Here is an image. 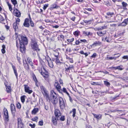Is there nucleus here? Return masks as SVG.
<instances>
[{"label": "nucleus", "mask_w": 128, "mask_h": 128, "mask_svg": "<svg viewBox=\"0 0 128 128\" xmlns=\"http://www.w3.org/2000/svg\"><path fill=\"white\" fill-rule=\"evenodd\" d=\"M18 42L20 44V48L21 50L24 51L25 49L24 45H26L28 44V40L26 38L23 36L19 35L18 38L16 39V46L18 47Z\"/></svg>", "instance_id": "1"}, {"label": "nucleus", "mask_w": 128, "mask_h": 128, "mask_svg": "<svg viewBox=\"0 0 128 128\" xmlns=\"http://www.w3.org/2000/svg\"><path fill=\"white\" fill-rule=\"evenodd\" d=\"M31 46L32 48L34 50L39 51L40 49L38 48V46L36 41L35 40H32L31 43Z\"/></svg>", "instance_id": "2"}, {"label": "nucleus", "mask_w": 128, "mask_h": 128, "mask_svg": "<svg viewBox=\"0 0 128 128\" xmlns=\"http://www.w3.org/2000/svg\"><path fill=\"white\" fill-rule=\"evenodd\" d=\"M51 92L52 94L51 95L52 98L51 102L53 104H56L58 103V99L56 97V94L53 90H51Z\"/></svg>", "instance_id": "3"}, {"label": "nucleus", "mask_w": 128, "mask_h": 128, "mask_svg": "<svg viewBox=\"0 0 128 128\" xmlns=\"http://www.w3.org/2000/svg\"><path fill=\"white\" fill-rule=\"evenodd\" d=\"M38 70L40 73L44 77L47 78L48 77V73L43 67L40 68Z\"/></svg>", "instance_id": "4"}, {"label": "nucleus", "mask_w": 128, "mask_h": 128, "mask_svg": "<svg viewBox=\"0 0 128 128\" xmlns=\"http://www.w3.org/2000/svg\"><path fill=\"white\" fill-rule=\"evenodd\" d=\"M40 88L41 92L44 95V96H46L47 99H49V97L48 94V92L46 90L45 88L42 86L41 85L40 86Z\"/></svg>", "instance_id": "5"}, {"label": "nucleus", "mask_w": 128, "mask_h": 128, "mask_svg": "<svg viewBox=\"0 0 128 128\" xmlns=\"http://www.w3.org/2000/svg\"><path fill=\"white\" fill-rule=\"evenodd\" d=\"M4 116L5 120L6 121H8V120L9 118L8 112L7 109L5 108H4Z\"/></svg>", "instance_id": "6"}, {"label": "nucleus", "mask_w": 128, "mask_h": 128, "mask_svg": "<svg viewBox=\"0 0 128 128\" xmlns=\"http://www.w3.org/2000/svg\"><path fill=\"white\" fill-rule=\"evenodd\" d=\"M54 86L58 91L60 93H61L62 91V90L61 89V87L57 81H56L55 82Z\"/></svg>", "instance_id": "7"}, {"label": "nucleus", "mask_w": 128, "mask_h": 128, "mask_svg": "<svg viewBox=\"0 0 128 128\" xmlns=\"http://www.w3.org/2000/svg\"><path fill=\"white\" fill-rule=\"evenodd\" d=\"M18 121V128H22L23 126V123L22 122V119L20 118H18L17 119Z\"/></svg>", "instance_id": "8"}, {"label": "nucleus", "mask_w": 128, "mask_h": 128, "mask_svg": "<svg viewBox=\"0 0 128 128\" xmlns=\"http://www.w3.org/2000/svg\"><path fill=\"white\" fill-rule=\"evenodd\" d=\"M59 99L60 106L61 108H63L65 105L64 100L62 98L60 97H59Z\"/></svg>", "instance_id": "9"}, {"label": "nucleus", "mask_w": 128, "mask_h": 128, "mask_svg": "<svg viewBox=\"0 0 128 128\" xmlns=\"http://www.w3.org/2000/svg\"><path fill=\"white\" fill-rule=\"evenodd\" d=\"M24 88L25 92L28 93V94H30L32 92V91L31 90H30V88L28 85L26 84L24 85Z\"/></svg>", "instance_id": "10"}, {"label": "nucleus", "mask_w": 128, "mask_h": 128, "mask_svg": "<svg viewBox=\"0 0 128 128\" xmlns=\"http://www.w3.org/2000/svg\"><path fill=\"white\" fill-rule=\"evenodd\" d=\"M54 114L56 117L57 118L59 117L61 115L60 111L58 109L55 110L54 111Z\"/></svg>", "instance_id": "11"}, {"label": "nucleus", "mask_w": 128, "mask_h": 128, "mask_svg": "<svg viewBox=\"0 0 128 128\" xmlns=\"http://www.w3.org/2000/svg\"><path fill=\"white\" fill-rule=\"evenodd\" d=\"M14 15L17 17H20V13L17 9H16L14 10Z\"/></svg>", "instance_id": "12"}, {"label": "nucleus", "mask_w": 128, "mask_h": 128, "mask_svg": "<svg viewBox=\"0 0 128 128\" xmlns=\"http://www.w3.org/2000/svg\"><path fill=\"white\" fill-rule=\"evenodd\" d=\"M114 14V13L113 12H108L106 13V16H105V17L106 18H110L112 17Z\"/></svg>", "instance_id": "13"}, {"label": "nucleus", "mask_w": 128, "mask_h": 128, "mask_svg": "<svg viewBox=\"0 0 128 128\" xmlns=\"http://www.w3.org/2000/svg\"><path fill=\"white\" fill-rule=\"evenodd\" d=\"M66 71H68V70H72L74 68V66L72 65H70L68 66L67 65H65Z\"/></svg>", "instance_id": "14"}, {"label": "nucleus", "mask_w": 128, "mask_h": 128, "mask_svg": "<svg viewBox=\"0 0 128 128\" xmlns=\"http://www.w3.org/2000/svg\"><path fill=\"white\" fill-rule=\"evenodd\" d=\"M29 20L28 18H26L25 20L24 23V26L26 27H28L29 26V24L28 23Z\"/></svg>", "instance_id": "15"}, {"label": "nucleus", "mask_w": 128, "mask_h": 128, "mask_svg": "<svg viewBox=\"0 0 128 128\" xmlns=\"http://www.w3.org/2000/svg\"><path fill=\"white\" fill-rule=\"evenodd\" d=\"M57 120L56 117L54 116L52 117V122L54 125H56L57 123Z\"/></svg>", "instance_id": "16"}, {"label": "nucleus", "mask_w": 128, "mask_h": 128, "mask_svg": "<svg viewBox=\"0 0 128 128\" xmlns=\"http://www.w3.org/2000/svg\"><path fill=\"white\" fill-rule=\"evenodd\" d=\"M101 44V42L100 41H96L92 45V46H95L98 45H100Z\"/></svg>", "instance_id": "17"}, {"label": "nucleus", "mask_w": 128, "mask_h": 128, "mask_svg": "<svg viewBox=\"0 0 128 128\" xmlns=\"http://www.w3.org/2000/svg\"><path fill=\"white\" fill-rule=\"evenodd\" d=\"M10 108L12 113L14 114L15 110V108L14 104H11L10 105Z\"/></svg>", "instance_id": "18"}, {"label": "nucleus", "mask_w": 128, "mask_h": 128, "mask_svg": "<svg viewBox=\"0 0 128 128\" xmlns=\"http://www.w3.org/2000/svg\"><path fill=\"white\" fill-rule=\"evenodd\" d=\"M106 31H104L103 32H97V33L98 35L100 36H104V35L106 34Z\"/></svg>", "instance_id": "19"}, {"label": "nucleus", "mask_w": 128, "mask_h": 128, "mask_svg": "<svg viewBox=\"0 0 128 128\" xmlns=\"http://www.w3.org/2000/svg\"><path fill=\"white\" fill-rule=\"evenodd\" d=\"M38 111V108H34L32 112V114H36Z\"/></svg>", "instance_id": "20"}, {"label": "nucleus", "mask_w": 128, "mask_h": 128, "mask_svg": "<svg viewBox=\"0 0 128 128\" xmlns=\"http://www.w3.org/2000/svg\"><path fill=\"white\" fill-rule=\"evenodd\" d=\"M128 21V18L126 20L124 21L122 23H121L120 25L122 26H126L127 24V22Z\"/></svg>", "instance_id": "21"}, {"label": "nucleus", "mask_w": 128, "mask_h": 128, "mask_svg": "<svg viewBox=\"0 0 128 128\" xmlns=\"http://www.w3.org/2000/svg\"><path fill=\"white\" fill-rule=\"evenodd\" d=\"M6 91L8 92H10L11 90V88L10 86L6 85Z\"/></svg>", "instance_id": "22"}, {"label": "nucleus", "mask_w": 128, "mask_h": 128, "mask_svg": "<svg viewBox=\"0 0 128 128\" xmlns=\"http://www.w3.org/2000/svg\"><path fill=\"white\" fill-rule=\"evenodd\" d=\"M12 68L13 69L14 73L16 77V78H18V74L16 71V67L15 66L12 65Z\"/></svg>", "instance_id": "23"}, {"label": "nucleus", "mask_w": 128, "mask_h": 128, "mask_svg": "<svg viewBox=\"0 0 128 128\" xmlns=\"http://www.w3.org/2000/svg\"><path fill=\"white\" fill-rule=\"evenodd\" d=\"M49 66L51 68H53L54 66V65L52 62L51 60H50L48 62Z\"/></svg>", "instance_id": "24"}, {"label": "nucleus", "mask_w": 128, "mask_h": 128, "mask_svg": "<svg viewBox=\"0 0 128 128\" xmlns=\"http://www.w3.org/2000/svg\"><path fill=\"white\" fill-rule=\"evenodd\" d=\"M80 33V32L78 30L76 31L73 33L76 36H78Z\"/></svg>", "instance_id": "25"}, {"label": "nucleus", "mask_w": 128, "mask_h": 128, "mask_svg": "<svg viewBox=\"0 0 128 128\" xmlns=\"http://www.w3.org/2000/svg\"><path fill=\"white\" fill-rule=\"evenodd\" d=\"M18 25L16 23L14 22L13 24V27L14 29L15 30H16L18 29Z\"/></svg>", "instance_id": "26"}, {"label": "nucleus", "mask_w": 128, "mask_h": 128, "mask_svg": "<svg viewBox=\"0 0 128 128\" xmlns=\"http://www.w3.org/2000/svg\"><path fill=\"white\" fill-rule=\"evenodd\" d=\"M2 49L1 50V52L2 54H4L5 52V48L6 47L5 46L3 45L2 46Z\"/></svg>", "instance_id": "27"}, {"label": "nucleus", "mask_w": 128, "mask_h": 128, "mask_svg": "<svg viewBox=\"0 0 128 128\" xmlns=\"http://www.w3.org/2000/svg\"><path fill=\"white\" fill-rule=\"evenodd\" d=\"M66 51L70 52L72 51V48L71 47H68L66 48Z\"/></svg>", "instance_id": "28"}, {"label": "nucleus", "mask_w": 128, "mask_h": 128, "mask_svg": "<svg viewBox=\"0 0 128 128\" xmlns=\"http://www.w3.org/2000/svg\"><path fill=\"white\" fill-rule=\"evenodd\" d=\"M72 112L73 113L72 116L73 117H74L75 116V114H76V109L75 108H73L72 109V111L70 112Z\"/></svg>", "instance_id": "29"}, {"label": "nucleus", "mask_w": 128, "mask_h": 128, "mask_svg": "<svg viewBox=\"0 0 128 128\" xmlns=\"http://www.w3.org/2000/svg\"><path fill=\"white\" fill-rule=\"evenodd\" d=\"M122 65L116 66V70H123V68H122Z\"/></svg>", "instance_id": "30"}, {"label": "nucleus", "mask_w": 128, "mask_h": 128, "mask_svg": "<svg viewBox=\"0 0 128 128\" xmlns=\"http://www.w3.org/2000/svg\"><path fill=\"white\" fill-rule=\"evenodd\" d=\"M27 61L31 66L32 65V62L30 58H28L27 59Z\"/></svg>", "instance_id": "31"}, {"label": "nucleus", "mask_w": 128, "mask_h": 128, "mask_svg": "<svg viewBox=\"0 0 128 128\" xmlns=\"http://www.w3.org/2000/svg\"><path fill=\"white\" fill-rule=\"evenodd\" d=\"M62 90L64 92L66 93L68 96L69 95V93L67 92L66 89L65 88H63Z\"/></svg>", "instance_id": "32"}, {"label": "nucleus", "mask_w": 128, "mask_h": 128, "mask_svg": "<svg viewBox=\"0 0 128 128\" xmlns=\"http://www.w3.org/2000/svg\"><path fill=\"white\" fill-rule=\"evenodd\" d=\"M104 84L106 85V86H110V83L106 81H104Z\"/></svg>", "instance_id": "33"}, {"label": "nucleus", "mask_w": 128, "mask_h": 128, "mask_svg": "<svg viewBox=\"0 0 128 128\" xmlns=\"http://www.w3.org/2000/svg\"><path fill=\"white\" fill-rule=\"evenodd\" d=\"M11 1L14 5L15 6L17 4V2L16 0H11Z\"/></svg>", "instance_id": "34"}, {"label": "nucleus", "mask_w": 128, "mask_h": 128, "mask_svg": "<svg viewBox=\"0 0 128 128\" xmlns=\"http://www.w3.org/2000/svg\"><path fill=\"white\" fill-rule=\"evenodd\" d=\"M7 3L8 6L9 10L10 11H11L12 10V8L11 5L10 4H9L8 2H7Z\"/></svg>", "instance_id": "35"}, {"label": "nucleus", "mask_w": 128, "mask_h": 128, "mask_svg": "<svg viewBox=\"0 0 128 128\" xmlns=\"http://www.w3.org/2000/svg\"><path fill=\"white\" fill-rule=\"evenodd\" d=\"M25 96H23L21 97V102L23 103H24L25 101Z\"/></svg>", "instance_id": "36"}, {"label": "nucleus", "mask_w": 128, "mask_h": 128, "mask_svg": "<svg viewBox=\"0 0 128 128\" xmlns=\"http://www.w3.org/2000/svg\"><path fill=\"white\" fill-rule=\"evenodd\" d=\"M74 40V38H72L71 39H68L67 40V41L69 42H73Z\"/></svg>", "instance_id": "37"}, {"label": "nucleus", "mask_w": 128, "mask_h": 128, "mask_svg": "<svg viewBox=\"0 0 128 128\" xmlns=\"http://www.w3.org/2000/svg\"><path fill=\"white\" fill-rule=\"evenodd\" d=\"M59 6H58L56 4H55L52 5V7L53 8H57Z\"/></svg>", "instance_id": "38"}, {"label": "nucleus", "mask_w": 128, "mask_h": 128, "mask_svg": "<svg viewBox=\"0 0 128 128\" xmlns=\"http://www.w3.org/2000/svg\"><path fill=\"white\" fill-rule=\"evenodd\" d=\"M29 16L30 17V24L31 25V26H34V24L33 22L31 20V18H30V15H29Z\"/></svg>", "instance_id": "39"}, {"label": "nucleus", "mask_w": 128, "mask_h": 128, "mask_svg": "<svg viewBox=\"0 0 128 128\" xmlns=\"http://www.w3.org/2000/svg\"><path fill=\"white\" fill-rule=\"evenodd\" d=\"M46 59V60L47 62H48L50 60H51L49 56H47L45 57Z\"/></svg>", "instance_id": "40"}, {"label": "nucleus", "mask_w": 128, "mask_h": 128, "mask_svg": "<svg viewBox=\"0 0 128 128\" xmlns=\"http://www.w3.org/2000/svg\"><path fill=\"white\" fill-rule=\"evenodd\" d=\"M38 118V117L37 116H36L34 118H32V120L33 121H36L37 122V120Z\"/></svg>", "instance_id": "41"}, {"label": "nucleus", "mask_w": 128, "mask_h": 128, "mask_svg": "<svg viewBox=\"0 0 128 128\" xmlns=\"http://www.w3.org/2000/svg\"><path fill=\"white\" fill-rule=\"evenodd\" d=\"M20 21V20L19 18H18L16 19V21L15 23H16L18 24H19V23Z\"/></svg>", "instance_id": "42"}, {"label": "nucleus", "mask_w": 128, "mask_h": 128, "mask_svg": "<svg viewBox=\"0 0 128 128\" xmlns=\"http://www.w3.org/2000/svg\"><path fill=\"white\" fill-rule=\"evenodd\" d=\"M122 4L123 6L124 7H126L127 6V3L124 2H122Z\"/></svg>", "instance_id": "43"}, {"label": "nucleus", "mask_w": 128, "mask_h": 128, "mask_svg": "<svg viewBox=\"0 0 128 128\" xmlns=\"http://www.w3.org/2000/svg\"><path fill=\"white\" fill-rule=\"evenodd\" d=\"M67 58L69 60V61L71 63H73V61L72 59L71 58H70L69 57H68Z\"/></svg>", "instance_id": "44"}, {"label": "nucleus", "mask_w": 128, "mask_h": 128, "mask_svg": "<svg viewBox=\"0 0 128 128\" xmlns=\"http://www.w3.org/2000/svg\"><path fill=\"white\" fill-rule=\"evenodd\" d=\"M92 21V20H84V22L86 23H88L89 24H90L91 23V22Z\"/></svg>", "instance_id": "45"}, {"label": "nucleus", "mask_w": 128, "mask_h": 128, "mask_svg": "<svg viewBox=\"0 0 128 128\" xmlns=\"http://www.w3.org/2000/svg\"><path fill=\"white\" fill-rule=\"evenodd\" d=\"M48 4H46L44 5L43 8V9L44 10H45L48 7Z\"/></svg>", "instance_id": "46"}, {"label": "nucleus", "mask_w": 128, "mask_h": 128, "mask_svg": "<svg viewBox=\"0 0 128 128\" xmlns=\"http://www.w3.org/2000/svg\"><path fill=\"white\" fill-rule=\"evenodd\" d=\"M96 53H94L93 54L92 56H90L91 58H95L96 56Z\"/></svg>", "instance_id": "47"}, {"label": "nucleus", "mask_w": 128, "mask_h": 128, "mask_svg": "<svg viewBox=\"0 0 128 128\" xmlns=\"http://www.w3.org/2000/svg\"><path fill=\"white\" fill-rule=\"evenodd\" d=\"M55 62L57 64L60 62L59 60L58 59V58H56L55 60Z\"/></svg>", "instance_id": "48"}, {"label": "nucleus", "mask_w": 128, "mask_h": 128, "mask_svg": "<svg viewBox=\"0 0 128 128\" xmlns=\"http://www.w3.org/2000/svg\"><path fill=\"white\" fill-rule=\"evenodd\" d=\"M91 84L93 85H98V82H92L91 83Z\"/></svg>", "instance_id": "49"}, {"label": "nucleus", "mask_w": 128, "mask_h": 128, "mask_svg": "<svg viewBox=\"0 0 128 128\" xmlns=\"http://www.w3.org/2000/svg\"><path fill=\"white\" fill-rule=\"evenodd\" d=\"M5 38L3 36L1 35V36H0V40H3Z\"/></svg>", "instance_id": "50"}, {"label": "nucleus", "mask_w": 128, "mask_h": 128, "mask_svg": "<svg viewBox=\"0 0 128 128\" xmlns=\"http://www.w3.org/2000/svg\"><path fill=\"white\" fill-rule=\"evenodd\" d=\"M65 119H64V116H61L60 118V120H61L64 121V120Z\"/></svg>", "instance_id": "51"}, {"label": "nucleus", "mask_w": 128, "mask_h": 128, "mask_svg": "<svg viewBox=\"0 0 128 128\" xmlns=\"http://www.w3.org/2000/svg\"><path fill=\"white\" fill-rule=\"evenodd\" d=\"M29 126H31L32 128H34L35 125V124H29Z\"/></svg>", "instance_id": "52"}, {"label": "nucleus", "mask_w": 128, "mask_h": 128, "mask_svg": "<svg viewBox=\"0 0 128 128\" xmlns=\"http://www.w3.org/2000/svg\"><path fill=\"white\" fill-rule=\"evenodd\" d=\"M16 106H17V107L18 108H21V105H20V103H18L17 104V105H16Z\"/></svg>", "instance_id": "53"}, {"label": "nucleus", "mask_w": 128, "mask_h": 128, "mask_svg": "<svg viewBox=\"0 0 128 128\" xmlns=\"http://www.w3.org/2000/svg\"><path fill=\"white\" fill-rule=\"evenodd\" d=\"M38 124L39 125L42 126L43 124V122L42 121H40L39 122Z\"/></svg>", "instance_id": "54"}, {"label": "nucleus", "mask_w": 128, "mask_h": 128, "mask_svg": "<svg viewBox=\"0 0 128 128\" xmlns=\"http://www.w3.org/2000/svg\"><path fill=\"white\" fill-rule=\"evenodd\" d=\"M33 78H34V80L35 82L36 83L37 82V81L36 77L35 76H33Z\"/></svg>", "instance_id": "55"}, {"label": "nucleus", "mask_w": 128, "mask_h": 128, "mask_svg": "<svg viewBox=\"0 0 128 128\" xmlns=\"http://www.w3.org/2000/svg\"><path fill=\"white\" fill-rule=\"evenodd\" d=\"M106 28V26H103L100 27V28H101L100 30H103L104 29Z\"/></svg>", "instance_id": "56"}, {"label": "nucleus", "mask_w": 128, "mask_h": 128, "mask_svg": "<svg viewBox=\"0 0 128 128\" xmlns=\"http://www.w3.org/2000/svg\"><path fill=\"white\" fill-rule=\"evenodd\" d=\"M108 58L109 60L116 59V58L115 57H110Z\"/></svg>", "instance_id": "57"}, {"label": "nucleus", "mask_w": 128, "mask_h": 128, "mask_svg": "<svg viewBox=\"0 0 128 128\" xmlns=\"http://www.w3.org/2000/svg\"><path fill=\"white\" fill-rule=\"evenodd\" d=\"M80 42L78 40H76L75 44L76 45H78L79 44Z\"/></svg>", "instance_id": "58"}, {"label": "nucleus", "mask_w": 128, "mask_h": 128, "mask_svg": "<svg viewBox=\"0 0 128 128\" xmlns=\"http://www.w3.org/2000/svg\"><path fill=\"white\" fill-rule=\"evenodd\" d=\"M122 58L124 59H128V56H124Z\"/></svg>", "instance_id": "59"}, {"label": "nucleus", "mask_w": 128, "mask_h": 128, "mask_svg": "<svg viewBox=\"0 0 128 128\" xmlns=\"http://www.w3.org/2000/svg\"><path fill=\"white\" fill-rule=\"evenodd\" d=\"M93 115L94 116H95L96 118H99V115H98L97 114H93Z\"/></svg>", "instance_id": "60"}, {"label": "nucleus", "mask_w": 128, "mask_h": 128, "mask_svg": "<svg viewBox=\"0 0 128 128\" xmlns=\"http://www.w3.org/2000/svg\"><path fill=\"white\" fill-rule=\"evenodd\" d=\"M101 29V28H100V27L99 28H94V30H100Z\"/></svg>", "instance_id": "61"}, {"label": "nucleus", "mask_w": 128, "mask_h": 128, "mask_svg": "<svg viewBox=\"0 0 128 128\" xmlns=\"http://www.w3.org/2000/svg\"><path fill=\"white\" fill-rule=\"evenodd\" d=\"M105 40L107 42H110V40H109V38H108L107 37H106L105 38Z\"/></svg>", "instance_id": "62"}, {"label": "nucleus", "mask_w": 128, "mask_h": 128, "mask_svg": "<svg viewBox=\"0 0 128 128\" xmlns=\"http://www.w3.org/2000/svg\"><path fill=\"white\" fill-rule=\"evenodd\" d=\"M80 40L82 42H87L86 40Z\"/></svg>", "instance_id": "63"}, {"label": "nucleus", "mask_w": 128, "mask_h": 128, "mask_svg": "<svg viewBox=\"0 0 128 128\" xmlns=\"http://www.w3.org/2000/svg\"><path fill=\"white\" fill-rule=\"evenodd\" d=\"M75 17H73L71 18V20H72L73 21H74V20L75 19Z\"/></svg>", "instance_id": "64"}]
</instances>
